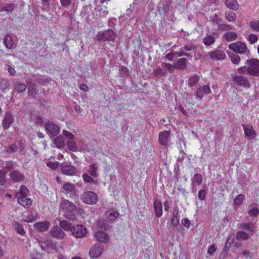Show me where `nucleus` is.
Masks as SVG:
<instances>
[{"label":"nucleus","instance_id":"6","mask_svg":"<svg viewBox=\"0 0 259 259\" xmlns=\"http://www.w3.org/2000/svg\"><path fill=\"white\" fill-rule=\"evenodd\" d=\"M248 72L252 75H256L259 73V61L255 59L248 60L246 62Z\"/></svg>","mask_w":259,"mask_h":259},{"label":"nucleus","instance_id":"1","mask_svg":"<svg viewBox=\"0 0 259 259\" xmlns=\"http://www.w3.org/2000/svg\"><path fill=\"white\" fill-rule=\"evenodd\" d=\"M98 177L97 166L96 164L90 165L87 172L82 175L83 180L86 183L97 184L98 182Z\"/></svg>","mask_w":259,"mask_h":259},{"label":"nucleus","instance_id":"42","mask_svg":"<svg viewBox=\"0 0 259 259\" xmlns=\"http://www.w3.org/2000/svg\"><path fill=\"white\" fill-rule=\"evenodd\" d=\"M29 193L28 189L25 186H22L20 188V194L21 196H27Z\"/></svg>","mask_w":259,"mask_h":259},{"label":"nucleus","instance_id":"14","mask_svg":"<svg viewBox=\"0 0 259 259\" xmlns=\"http://www.w3.org/2000/svg\"><path fill=\"white\" fill-rule=\"evenodd\" d=\"M209 54L210 58L214 60H223L226 57L225 53L221 50L211 52Z\"/></svg>","mask_w":259,"mask_h":259},{"label":"nucleus","instance_id":"57","mask_svg":"<svg viewBox=\"0 0 259 259\" xmlns=\"http://www.w3.org/2000/svg\"><path fill=\"white\" fill-rule=\"evenodd\" d=\"M226 18L227 19L230 21H234L235 20V14L233 13H226Z\"/></svg>","mask_w":259,"mask_h":259},{"label":"nucleus","instance_id":"51","mask_svg":"<svg viewBox=\"0 0 259 259\" xmlns=\"http://www.w3.org/2000/svg\"><path fill=\"white\" fill-rule=\"evenodd\" d=\"M242 202H243V195L241 194H240L235 199V203L237 205H240L242 204Z\"/></svg>","mask_w":259,"mask_h":259},{"label":"nucleus","instance_id":"60","mask_svg":"<svg viewBox=\"0 0 259 259\" xmlns=\"http://www.w3.org/2000/svg\"><path fill=\"white\" fill-rule=\"evenodd\" d=\"M162 66L169 70H172L175 68L174 65L172 66L171 64L167 63H163Z\"/></svg>","mask_w":259,"mask_h":259},{"label":"nucleus","instance_id":"55","mask_svg":"<svg viewBox=\"0 0 259 259\" xmlns=\"http://www.w3.org/2000/svg\"><path fill=\"white\" fill-rule=\"evenodd\" d=\"M182 224L186 228H189L191 225L190 221L187 218H185L182 220Z\"/></svg>","mask_w":259,"mask_h":259},{"label":"nucleus","instance_id":"20","mask_svg":"<svg viewBox=\"0 0 259 259\" xmlns=\"http://www.w3.org/2000/svg\"><path fill=\"white\" fill-rule=\"evenodd\" d=\"M154 207L155 214L157 217H160L162 214V203L158 199L154 201Z\"/></svg>","mask_w":259,"mask_h":259},{"label":"nucleus","instance_id":"17","mask_svg":"<svg viewBox=\"0 0 259 259\" xmlns=\"http://www.w3.org/2000/svg\"><path fill=\"white\" fill-rule=\"evenodd\" d=\"M10 177L12 180L15 182H20L24 179V176L18 171H12L10 174Z\"/></svg>","mask_w":259,"mask_h":259},{"label":"nucleus","instance_id":"33","mask_svg":"<svg viewBox=\"0 0 259 259\" xmlns=\"http://www.w3.org/2000/svg\"><path fill=\"white\" fill-rule=\"evenodd\" d=\"M36 219V215H34L32 212L29 213L27 216L25 217L23 219V221L27 223H31L35 221Z\"/></svg>","mask_w":259,"mask_h":259},{"label":"nucleus","instance_id":"27","mask_svg":"<svg viewBox=\"0 0 259 259\" xmlns=\"http://www.w3.org/2000/svg\"><path fill=\"white\" fill-rule=\"evenodd\" d=\"M186 66V59H179L176 62L174 63L175 68L182 69Z\"/></svg>","mask_w":259,"mask_h":259},{"label":"nucleus","instance_id":"15","mask_svg":"<svg viewBox=\"0 0 259 259\" xmlns=\"http://www.w3.org/2000/svg\"><path fill=\"white\" fill-rule=\"evenodd\" d=\"M13 117L12 114L9 112L7 113L6 114V115L4 118L3 121V127L5 129L8 128L10 127V125L13 122Z\"/></svg>","mask_w":259,"mask_h":259},{"label":"nucleus","instance_id":"38","mask_svg":"<svg viewBox=\"0 0 259 259\" xmlns=\"http://www.w3.org/2000/svg\"><path fill=\"white\" fill-rule=\"evenodd\" d=\"M10 82L6 79H0V89L4 90L9 87Z\"/></svg>","mask_w":259,"mask_h":259},{"label":"nucleus","instance_id":"7","mask_svg":"<svg viewBox=\"0 0 259 259\" xmlns=\"http://www.w3.org/2000/svg\"><path fill=\"white\" fill-rule=\"evenodd\" d=\"M61 171L66 175L73 176L76 174V170L70 163L64 162L61 163Z\"/></svg>","mask_w":259,"mask_h":259},{"label":"nucleus","instance_id":"59","mask_svg":"<svg viewBox=\"0 0 259 259\" xmlns=\"http://www.w3.org/2000/svg\"><path fill=\"white\" fill-rule=\"evenodd\" d=\"M198 197L200 200L204 199L205 197V191L204 190H200L198 192Z\"/></svg>","mask_w":259,"mask_h":259},{"label":"nucleus","instance_id":"36","mask_svg":"<svg viewBox=\"0 0 259 259\" xmlns=\"http://www.w3.org/2000/svg\"><path fill=\"white\" fill-rule=\"evenodd\" d=\"M26 89V86L24 83H18L15 87V91L21 93L25 91Z\"/></svg>","mask_w":259,"mask_h":259},{"label":"nucleus","instance_id":"44","mask_svg":"<svg viewBox=\"0 0 259 259\" xmlns=\"http://www.w3.org/2000/svg\"><path fill=\"white\" fill-rule=\"evenodd\" d=\"M18 149L17 145L16 144H13L10 145V146L7 149H5L7 152L12 153L17 151Z\"/></svg>","mask_w":259,"mask_h":259},{"label":"nucleus","instance_id":"40","mask_svg":"<svg viewBox=\"0 0 259 259\" xmlns=\"http://www.w3.org/2000/svg\"><path fill=\"white\" fill-rule=\"evenodd\" d=\"M106 223L103 219H99L96 222L95 227L97 228H104L106 227Z\"/></svg>","mask_w":259,"mask_h":259},{"label":"nucleus","instance_id":"19","mask_svg":"<svg viewBox=\"0 0 259 259\" xmlns=\"http://www.w3.org/2000/svg\"><path fill=\"white\" fill-rule=\"evenodd\" d=\"M253 229L252 224L244 225V239H247L252 234Z\"/></svg>","mask_w":259,"mask_h":259},{"label":"nucleus","instance_id":"54","mask_svg":"<svg viewBox=\"0 0 259 259\" xmlns=\"http://www.w3.org/2000/svg\"><path fill=\"white\" fill-rule=\"evenodd\" d=\"M14 8V6L13 4H10L6 7H4L3 11H6L7 12H10L12 11Z\"/></svg>","mask_w":259,"mask_h":259},{"label":"nucleus","instance_id":"41","mask_svg":"<svg viewBox=\"0 0 259 259\" xmlns=\"http://www.w3.org/2000/svg\"><path fill=\"white\" fill-rule=\"evenodd\" d=\"M199 79V77L198 75H195L191 77L189 80V84L190 85H195Z\"/></svg>","mask_w":259,"mask_h":259},{"label":"nucleus","instance_id":"18","mask_svg":"<svg viewBox=\"0 0 259 259\" xmlns=\"http://www.w3.org/2000/svg\"><path fill=\"white\" fill-rule=\"evenodd\" d=\"M180 212L177 208H175L171 220V224L174 226L178 225L180 222Z\"/></svg>","mask_w":259,"mask_h":259},{"label":"nucleus","instance_id":"62","mask_svg":"<svg viewBox=\"0 0 259 259\" xmlns=\"http://www.w3.org/2000/svg\"><path fill=\"white\" fill-rule=\"evenodd\" d=\"M174 54L169 53L166 55L165 59V60H167L168 61H171L174 59Z\"/></svg>","mask_w":259,"mask_h":259},{"label":"nucleus","instance_id":"9","mask_svg":"<svg viewBox=\"0 0 259 259\" xmlns=\"http://www.w3.org/2000/svg\"><path fill=\"white\" fill-rule=\"evenodd\" d=\"M96 239L99 242L106 243L109 241V237L108 234L105 232L99 231L95 233Z\"/></svg>","mask_w":259,"mask_h":259},{"label":"nucleus","instance_id":"31","mask_svg":"<svg viewBox=\"0 0 259 259\" xmlns=\"http://www.w3.org/2000/svg\"><path fill=\"white\" fill-rule=\"evenodd\" d=\"M224 38L228 41H232L237 38V35L233 32H228L225 34Z\"/></svg>","mask_w":259,"mask_h":259},{"label":"nucleus","instance_id":"34","mask_svg":"<svg viewBox=\"0 0 259 259\" xmlns=\"http://www.w3.org/2000/svg\"><path fill=\"white\" fill-rule=\"evenodd\" d=\"M203 42L205 45L210 46L214 42V38L212 35H207L204 38Z\"/></svg>","mask_w":259,"mask_h":259},{"label":"nucleus","instance_id":"64","mask_svg":"<svg viewBox=\"0 0 259 259\" xmlns=\"http://www.w3.org/2000/svg\"><path fill=\"white\" fill-rule=\"evenodd\" d=\"M164 210L165 211L168 210V209H169V204H168V202L167 201H165L164 202Z\"/></svg>","mask_w":259,"mask_h":259},{"label":"nucleus","instance_id":"30","mask_svg":"<svg viewBox=\"0 0 259 259\" xmlns=\"http://www.w3.org/2000/svg\"><path fill=\"white\" fill-rule=\"evenodd\" d=\"M67 146L72 151L76 152L77 150V145L73 140L68 141L67 142Z\"/></svg>","mask_w":259,"mask_h":259},{"label":"nucleus","instance_id":"23","mask_svg":"<svg viewBox=\"0 0 259 259\" xmlns=\"http://www.w3.org/2000/svg\"><path fill=\"white\" fill-rule=\"evenodd\" d=\"M13 226L16 231L20 235L23 236L25 234V231L22 225L19 222L14 221L13 223Z\"/></svg>","mask_w":259,"mask_h":259},{"label":"nucleus","instance_id":"26","mask_svg":"<svg viewBox=\"0 0 259 259\" xmlns=\"http://www.w3.org/2000/svg\"><path fill=\"white\" fill-rule=\"evenodd\" d=\"M248 213L250 217H256L259 213V209L255 206H251L248 208Z\"/></svg>","mask_w":259,"mask_h":259},{"label":"nucleus","instance_id":"61","mask_svg":"<svg viewBox=\"0 0 259 259\" xmlns=\"http://www.w3.org/2000/svg\"><path fill=\"white\" fill-rule=\"evenodd\" d=\"M61 4L64 7H67L70 4V0H60Z\"/></svg>","mask_w":259,"mask_h":259},{"label":"nucleus","instance_id":"12","mask_svg":"<svg viewBox=\"0 0 259 259\" xmlns=\"http://www.w3.org/2000/svg\"><path fill=\"white\" fill-rule=\"evenodd\" d=\"M46 129L47 132L52 136L57 135L59 131L58 126L53 123H47L46 125Z\"/></svg>","mask_w":259,"mask_h":259},{"label":"nucleus","instance_id":"35","mask_svg":"<svg viewBox=\"0 0 259 259\" xmlns=\"http://www.w3.org/2000/svg\"><path fill=\"white\" fill-rule=\"evenodd\" d=\"M46 246L47 247H53L54 246V243L52 241L50 240H47L44 242H41V247L42 250H46Z\"/></svg>","mask_w":259,"mask_h":259},{"label":"nucleus","instance_id":"46","mask_svg":"<svg viewBox=\"0 0 259 259\" xmlns=\"http://www.w3.org/2000/svg\"><path fill=\"white\" fill-rule=\"evenodd\" d=\"M63 134L64 137L69 140L68 141L73 140L74 138V135L67 131L63 130Z\"/></svg>","mask_w":259,"mask_h":259},{"label":"nucleus","instance_id":"28","mask_svg":"<svg viewBox=\"0 0 259 259\" xmlns=\"http://www.w3.org/2000/svg\"><path fill=\"white\" fill-rule=\"evenodd\" d=\"M226 4L230 9L235 10L238 8V4L236 0H226Z\"/></svg>","mask_w":259,"mask_h":259},{"label":"nucleus","instance_id":"16","mask_svg":"<svg viewBox=\"0 0 259 259\" xmlns=\"http://www.w3.org/2000/svg\"><path fill=\"white\" fill-rule=\"evenodd\" d=\"M18 202L21 205L28 207L31 204L32 201L30 198L27 197V196H23L18 197Z\"/></svg>","mask_w":259,"mask_h":259},{"label":"nucleus","instance_id":"4","mask_svg":"<svg viewBox=\"0 0 259 259\" xmlns=\"http://www.w3.org/2000/svg\"><path fill=\"white\" fill-rule=\"evenodd\" d=\"M81 199L86 204L93 205L98 201V196L93 191H86L82 194Z\"/></svg>","mask_w":259,"mask_h":259},{"label":"nucleus","instance_id":"5","mask_svg":"<svg viewBox=\"0 0 259 259\" xmlns=\"http://www.w3.org/2000/svg\"><path fill=\"white\" fill-rule=\"evenodd\" d=\"M103 251V246L100 244L96 243L91 247L89 255L91 258H98L101 256Z\"/></svg>","mask_w":259,"mask_h":259},{"label":"nucleus","instance_id":"37","mask_svg":"<svg viewBox=\"0 0 259 259\" xmlns=\"http://www.w3.org/2000/svg\"><path fill=\"white\" fill-rule=\"evenodd\" d=\"M60 225V227L65 231H70V229H71L70 224L66 221L63 220L61 221Z\"/></svg>","mask_w":259,"mask_h":259},{"label":"nucleus","instance_id":"39","mask_svg":"<svg viewBox=\"0 0 259 259\" xmlns=\"http://www.w3.org/2000/svg\"><path fill=\"white\" fill-rule=\"evenodd\" d=\"M5 70H7L10 75H15L16 70L14 68L9 64H6L5 66Z\"/></svg>","mask_w":259,"mask_h":259},{"label":"nucleus","instance_id":"24","mask_svg":"<svg viewBox=\"0 0 259 259\" xmlns=\"http://www.w3.org/2000/svg\"><path fill=\"white\" fill-rule=\"evenodd\" d=\"M118 216V212L114 209H109L106 212V217L111 221H114Z\"/></svg>","mask_w":259,"mask_h":259},{"label":"nucleus","instance_id":"10","mask_svg":"<svg viewBox=\"0 0 259 259\" xmlns=\"http://www.w3.org/2000/svg\"><path fill=\"white\" fill-rule=\"evenodd\" d=\"M50 224L48 221L38 222L33 225L34 228L39 232H44L49 229Z\"/></svg>","mask_w":259,"mask_h":259},{"label":"nucleus","instance_id":"29","mask_svg":"<svg viewBox=\"0 0 259 259\" xmlns=\"http://www.w3.org/2000/svg\"><path fill=\"white\" fill-rule=\"evenodd\" d=\"M46 164L50 168L53 169H55L57 167H58L59 163L57 161H56L55 159H53V160H48L46 162Z\"/></svg>","mask_w":259,"mask_h":259},{"label":"nucleus","instance_id":"25","mask_svg":"<svg viewBox=\"0 0 259 259\" xmlns=\"http://www.w3.org/2000/svg\"><path fill=\"white\" fill-rule=\"evenodd\" d=\"M55 146L58 148H61L64 146V140L62 137H56L54 140Z\"/></svg>","mask_w":259,"mask_h":259},{"label":"nucleus","instance_id":"22","mask_svg":"<svg viewBox=\"0 0 259 259\" xmlns=\"http://www.w3.org/2000/svg\"><path fill=\"white\" fill-rule=\"evenodd\" d=\"M62 188L66 194H69L74 193L75 186L73 184L70 183H65L63 185Z\"/></svg>","mask_w":259,"mask_h":259},{"label":"nucleus","instance_id":"43","mask_svg":"<svg viewBox=\"0 0 259 259\" xmlns=\"http://www.w3.org/2000/svg\"><path fill=\"white\" fill-rule=\"evenodd\" d=\"M230 56L231 57L232 62L234 64H238L241 61L238 55L233 54Z\"/></svg>","mask_w":259,"mask_h":259},{"label":"nucleus","instance_id":"8","mask_svg":"<svg viewBox=\"0 0 259 259\" xmlns=\"http://www.w3.org/2000/svg\"><path fill=\"white\" fill-rule=\"evenodd\" d=\"M170 141V132L164 131L159 134L158 142L162 146H166Z\"/></svg>","mask_w":259,"mask_h":259},{"label":"nucleus","instance_id":"58","mask_svg":"<svg viewBox=\"0 0 259 259\" xmlns=\"http://www.w3.org/2000/svg\"><path fill=\"white\" fill-rule=\"evenodd\" d=\"M17 147H18V149L20 150V151H22L24 149V141L23 140H20L18 142V144H17Z\"/></svg>","mask_w":259,"mask_h":259},{"label":"nucleus","instance_id":"48","mask_svg":"<svg viewBox=\"0 0 259 259\" xmlns=\"http://www.w3.org/2000/svg\"><path fill=\"white\" fill-rule=\"evenodd\" d=\"M4 42L6 47L8 49H11L13 46V43L10 37H7L4 40Z\"/></svg>","mask_w":259,"mask_h":259},{"label":"nucleus","instance_id":"49","mask_svg":"<svg viewBox=\"0 0 259 259\" xmlns=\"http://www.w3.org/2000/svg\"><path fill=\"white\" fill-rule=\"evenodd\" d=\"M6 182L5 173L4 171H0V185H3Z\"/></svg>","mask_w":259,"mask_h":259},{"label":"nucleus","instance_id":"32","mask_svg":"<svg viewBox=\"0 0 259 259\" xmlns=\"http://www.w3.org/2000/svg\"><path fill=\"white\" fill-rule=\"evenodd\" d=\"M202 183V177L200 174H196L192 179V184L200 185Z\"/></svg>","mask_w":259,"mask_h":259},{"label":"nucleus","instance_id":"47","mask_svg":"<svg viewBox=\"0 0 259 259\" xmlns=\"http://www.w3.org/2000/svg\"><path fill=\"white\" fill-rule=\"evenodd\" d=\"M249 25L253 29L259 31V21H251L249 23Z\"/></svg>","mask_w":259,"mask_h":259},{"label":"nucleus","instance_id":"2","mask_svg":"<svg viewBox=\"0 0 259 259\" xmlns=\"http://www.w3.org/2000/svg\"><path fill=\"white\" fill-rule=\"evenodd\" d=\"M60 208L64 212L66 218L70 220L74 219L73 212L76 209V206L72 202L68 200L63 199L60 203Z\"/></svg>","mask_w":259,"mask_h":259},{"label":"nucleus","instance_id":"53","mask_svg":"<svg viewBox=\"0 0 259 259\" xmlns=\"http://www.w3.org/2000/svg\"><path fill=\"white\" fill-rule=\"evenodd\" d=\"M202 89L203 90V92L204 94H209L211 93L210 87L208 84L204 85Z\"/></svg>","mask_w":259,"mask_h":259},{"label":"nucleus","instance_id":"56","mask_svg":"<svg viewBox=\"0 0 259 259\" xmlns=\"http://www.w3.org/2000/svg\"><path fill=\"white\" fill-rule=\"evenodd\" d=\"M203 90L201 88H199L196 91V96L198 98L201 99L203 96Z\"/></svg>","mask_w":259,"mask_h":259},{"label":"nucleus","instance_id":"11","mask_svg":"<svg viewBox=\"0 0 259 259\" xmlns=\"http://www.w3.org/2000/svg\"><path fill=\"white\" fill-rule=\"evenodd\" d=\"M50 233L53 237L57 239L63 238L65 235L64 232L58 226L53 227L51 228Z\"/></svg>","mask_w":259,"mask_h":259},{"label":"nucleus","instance_id":"45","mask_svg":"<svg viewBox=\"0 0 259 259\" xmlns=\"http://www.w3.org/2000/svg\"><path fill=\"white\" fill-rule=\"evenodd\" d=\"M257 39H258V38H257V36L254 34H250L247 37V40L251 44H254L255 42H256Z\"/></svg>","mask_w":259,"mask_h":259},{"label":"nucleus","instance_id":"52","mask_svg":"<svg viewBox=\"0 0 259 259\" xmlns=\"http://www.w3.org/2000/svg\"><path fill=\"white\" fill-rule=\"evenodd\" d=\"M234 81L239 85H241L243 82V78L241 76H236L234 77Z\"/></svg>","mask_w":259,"mask_h":259},{"label":"nucleus","instance_id":"21","mask_svg":"<svg viewBox=\"0 0 259 259\" xmlns=\"http://www.w3.org/2000/svg\"><path fill=\"white\" fill-rule=\"evenodd\" d=\"M244 133L249 139H253L256 136L255 132L251 125H248L244 128Z\"/></svg>","mask_w":259,"mask_h":259},{"label":"nucleus","instance_id":"63","mask_svg":"<svg viewBox=\"0 0 259 259\" xmlns=\"http://www.w3.org/2000/svg\"><path fill=\"white\" fill-rule=\"evenodd\" d=\"M79 88H80V90L85 91V92L88 90V87L84 84H80Z\"/></svg>","mask_w":259,"mask_h":259},{"label":"nucleus","instance_id":"13","mask_svg":"<svg viewBox=\"0 0 259 259\" xmlns=\"http://www.w3.org/2000/svg\"><path fill=\"white\" fill-rule=\"evenodd\" d=\"M228 47L235 53L238 54H242L243 53V42L241 41H237L230 44Z\"/></svg>","mask_w":259,"mask_h":259},{"label":"nucleus","instance_id":"50","mask_svg":"<svg viewBox=\"0 0 259 259\" xmlns=\"http://www.w3.org/2000/svg\"><path fill=\"white\" fill-rule=\"evenodd\" d=\"M216 247L214 244L210 245L207 250V253L211 255L215 251Z\"/></svg>","mask_w":259,"mask_h":259},{"label":"nucleus","instance_id":"3","mask_svg":"<svg viewBox=\"0 0 259 259\" xmlns=\"http://www.w3.org/2000/svg\"><path fill=\"white\" fill-rule=\"evenodd\" d=\"M72 235L75 238H83L87 236L88 231L87 228L82 225L73 226L70 229Z\"/></svg>","mask_w":259,"mask_h":259}]
</instances>
